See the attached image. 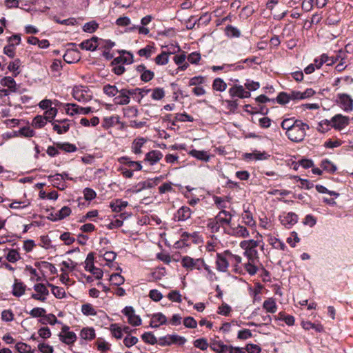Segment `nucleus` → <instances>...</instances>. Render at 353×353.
<instances>
[{
  "label": "nucleus",
  "mask_w": 353,
  "mask_h": 353,
  "mask_svg": "<svg viewBox=\"0 0 353 353\" xmlns=\"http://www.w3.org/2000/svg\"><path fill=\"white\" fill-rule=\"evenodd\" d=\"M309 128L310 127L307 123L300 121L288 132H285V134L292 141L301 142L304 139L306 130Z\"/></svg>",
  "instance_id": "obj_1"
},
{
  "label": "nucleus",
  "mask_w": 353,
  "mask_h": 353,
  "mask_svg": "<svg viewBox=\"0 0 353 353\" xmlns=\"http://www.w3.org/2000/svg\"><path fill=\"white\" fill-rule=\"evenodd\" d=\"M349 121L350 119L348 117L338 114L334 116L330 121L325 120V123L327 125H329L330 123H332V127L336 130H340L349 125Z\"/></svg>",
  "instance_id": "obj_2"
},
{
  "label": "nucleus",
  "mask_w": 353,
  "mask_h": 353,
  "mask_svg": "<svg viewBox=\"0 0 353 353\" xmlns=\"http://www.w3.org/2000/svg\"><path fill=\"white\" fill-rule=\"evenodd\" d=\"M337 103L345 112L353 110V99L347 94L340 93L337 94Z\"/></svg>",
  "instance_id": "obj_3"
},
{
  "label": "nucleus",
  "mask_w": 353,
  "mask_h": 353,
  "mask_svg": "<svg viewBox=\"0 0 353 353\" xmlns=\"http://www.w3.org/2000/svg\"><path fill=\"white\" fill-rule=\"evenodd\" d=\"M122 313L128 317V322L133 325L138 326L141 324V319L139 316L136 315L134 310L132 306H126Z\"/></svg>",
  "instance_id": "obj_4"
},
{
  "label": "nucleus",
  "mask_w": 353,
  "mask_h": 353,
  "mask_svg": "<svg viewBox=\"0 0 353 353\" xmlns=\"http://www.w3.org/2000/svg\"><path fill=\"white\" fill-rule=\"evenodd\" d=\"M281 223L287 228H290L298 221V216L294 212L283 213L279 216Z\"/></svg>",
  "instance_id": "obj_5"
},
{
  "label": "nucleus",
  "mask_w": 353,
  "mask_h": 353,
  "mask_svg": "<svg viewBox=\"0 0 353 353\" xmlns=\"http://www.w3.org/2000/svg\"><path fill=\"white\" fill-rule=\"evenodd\" d=\"M63 60L68 63H74L80 61L81 52L77 48H68L64 55L63 56Z\"/></svg>",
  "instance_id": "obj_6"
},
{
  "label": "nucleus",
  "mask_w": 353,
  "mask_h": 353,
  "mask_svg": "<svg viewBox=\"0 0 353 353\" xmlns=\"http://www.w3.org/2000/svg\"><path fill=\"white\" fill-rule=\"evenodd\" d=\"M229 94L232 97H238L241 99L248 98L251 96L249 91L245 90L242 85H234L229 90Z\"/></svg>",
  "instance_id": "obj_7"
},
{
  "label": "nucleus",
  "mask_w": 353,
  "mask_h": 353,
  "mask_svg": "<svg viewBox=\"0 0 353 353\" xmlns=\"http://www.w3.org/2000/svg\"><path fill=\"white\" fill-rule=\"evenodd\" d=\"M203 263V259H197L196 260L193 259L190 256H185L182 258L181 264L186 269L192 270L193 268H196L197 270H201V267L197 266V263Z\"/></svg>",
  "instance_id": "obj_8"
},
{
  "label": "nucleus",
  "mask_w": 353,
  "mask_h": 353,
  "mask_svg": "<svg viewBox=\"0 0 353 353\" xmlns=\"http://www.w3.org/2000/svg\"><path fill=\"white\" fill-rule=\"evenodd\" d=\"M226 256H228V255L224 254V252L221 254L218 253L216 254V269L219 272H226L228 271V268L229 266V262L228 259H226Z\"/></svg>",
  "instance_id": "obj_9"
},
{
  "label": "nucleus",
  "mask_w": 353,
  "mask_h": 353,
  "mask_svg": "<svg viewBox=\"0 0 353 353\" xmlns=\"http://www.w3.org/2000/svg\"><path fill=\"white\" fill-rule=\"evenodd\" d=\"M68 119L55 120L52 123L53 130L59 134L67 132L70 129V124Z\"/></svg>",
  "instance_id": "obj_10"
},
{
  "label": "nucleus",
  "mask_w": 353,
  "mask_h": 353,
  "mask_svg": "<svg viewBox=\"0 0 353 353\" xmlns=\"http://www.w3.org/2000/svg\"><path fill=\"white\" fill-rule=\"evenodd\" d=\"M191 214L192 211L190 208L182 206L177 210L176 213L174 214V219L176 221H186L190 218Z\"/></svg>",
  "instance_id": "obj_11"
},
{
  "label": "nucleus",
  "mask_w": 353,
  "mask_h": 353,
  "mask_svg": "<svg viewBox=\"0 0 353 353\" xmlns=\"http://www.w3.org/2000/svg\"><path fill=\"white\" fill-rule=\"evenodd\" d=\"M118 93L119 94L113 99L114 104L127 105L130 103V98L128 96L125 88L121 89Z\"/></svg>",
  "instance_id": "obj_12"
},
{
  "label": "nucleus",
  "mask_w": 353,
  "mask_h": 353,
  "mask_svg": "<svg viewBox=\"0 0 353 353\" xmlns=\"http://www.w3.org/2000/svg\"><path fill=\"white\" fill-rule=\"evenodd\" d=\"M0 83L2 86L7 87L10 92H17V84L13 77H5L1 79Z\"/></svg>",
  "instance_id": "obj_13"
},
{
  "label": "nucleus",
  "mask_w": 353,
  "mask_h": 353,
  "mask_svg": "<svg viewBox=\"0 0 353 353\" xmlns=\"http://www.w3.org/2000/svg\"><path fill=\"white\" fill-rule=\"evenodd\" d=\"M210 347L213 351L217 353L228 352L230 347V346L223 344V343L220 341L212 342Z\"/></svg>",
  "instance_id": "obj_14"
},
{
  "label": "nucleus",
  "mask_w": 353,
  "mask_h": 353,
  "mask_svg": "<svg viewBox=\"0 0 353 353\" xmlns=\"http://www.w3.org/2000/svg\"><path fill=\"white\" fill-rule=\"evenodd\" d=\"M162 157L163 154L160 151L152 150L146 154L145 160L149 161L151 165H153L159 161Z\"/></svg>",
  "instance_id": "obj_15"
},
{
  "label": "nucleus",
  "mask_w": 353,
  "mask_h": 353,
  "mask_svg": "<svg viewBox=\"0 0 353 353\" xmlns=\"http://www.w3.org/2000/svg\"><path fill=\"white\" fill-rule=\"evenodd\" d=\"M116 124H120L119 117L117 115L105 117L103 120L102 126L105 129H108Z\"/></svg>",
  "instance_id": "obj_16"
},
{
  "label": "nucleus",
  "mask_w": 353,
  "mask_h": 353,
  "mask_svg": "<svg viewBox=\"0 0 353 353\" xmlns=\"http://www.w3.org/2000/svg\"><path fill=\"white\" fill-rule=\"evenodd\" d=\"M73 97L80 102L88 101L90 99V97L87 94H84L83 90L81 88H75L72 93Z\"/></svg>",
  "instance_id": "obj_17"
},
{
  "label": "nucleus",
  "mask_w": 353,
  "mask_h": 353,
  "mask_svg": "<svg viewBox=\"0 0 353 353\" xmlns=\"http://www.w3.org/2000/svg\"><path fill=\"white\" fill-rule=\"evenodd\" d=\"M189 154L199 160H201L205 162H208L210 159V156L205 151H200L193 149L190 151Z\"/></svg>",
  "instance_id": "obj_18"
},
{
  "label": "nucleus",
  "mask_w": 353,
  "mask_h": 353,
  "mask_svg": "<svg viewBox=\"0 0 353 353\" xmlns=\"http://www.w3.org/2000/svg\"><path fill=\"white\" fill-rule=\"evenodd\" d=\"M57 148L66 152H74L77 150V148L75 145L70 143L68 142L65 143H56Z\"/></svg>",
  "instance_id": "obj_19"
},
{
  "label": "nucleus",
  "mask_w": 353,
  "mask_h": 353,
  "mask_svg": "<svg viewBox=\"0 0 353 353\" xmlns=\"http://www.w3.org/2000/svg\"><path fill=\"white\" fill-rule=\"evenodd\" d=\"M26 288V285H24L22 282H18L17 280H15V283L13 285V295L17 297L21 296L24 294Z\"/></svg>",
  "instance_id": "obj_20"
},
{
  "label": "nucleus",
  "mask_w": 353,
  "mask_h": 353,
  "mask_svg": "<svg viewBox=\"0 0 353 353\" xmlns=\"http://www.w3.org/2000/svg\"><path fill=\"white\" fill-rule=\"evenodd\" d=\"M128 204V203L127 201H123L117 199L115 202L110 203V207L113 212H120L127 207Z\"/></svg>",
  "instance_id": "obj_21"
},
{
  "label": "nucleus",
  "mask_w": 353,
  "mask_h": 353,
  "mask_svg": "<svg viewBox=\"0 0 353 353\" xmlns=\"http://www.w3.org/2000/svg\"><path fill=\"white\" fill-rule=\"evenodd\" d=\"M60 340L68 345H70L71 343H73L76 339L77 336L74 332H68L65 334H62L61 333L59 335Z\"/></svg>",
  "instance_id": "obj_22"
},
{
  "label": "nucleus",
  "mask_w": 353,
  "mask_h": 353,
  "mask_svg": "<svg viewBox=\"0 0 353 353\" xmlns=\"http://www.w3.org/2000/svg\"><path fill=\"white\" fill-rule=\"evenodd\" d=\"M39 323L46 325L48 323L50 325H54L56 323H61V321L57 320V317L53 314H46L42 319L39 320Z\"/></svg>",
  "instance_id": "obj_23"
},
{
  "label": "nucleus",
  "mask_w": 353,
  "mask_h": 353,
  "mask_svg": "<svg viewBox=\"0 0 353 353\" xmlns=\"http://www.w3.org/2000/svg\"><path fill=\"white\" fill-rule=\"evenodd\" d=\"M174 53H175L174 50L172 52H162L160 54L157 56V57L155 58V63L157 65H161L167 64L169 61V59H168L169 54H174Z\"/></svg>",
  "instance_id": "obj_24"
},
{
  "label": "nucleus",
  "mask_w": 353,
  "mask_h": 353,
  "mask_svg": "<svg viewBox=\"0 0 353 353\" xmlns=\"http://www.w3.org/2000/svg\"><path fill=\"white\" fill-rule=\"evenodd\" d=\"M48 285L51 288L52 293L56 298L63 299L65 296V292L63 288L55 286L50 283H48Z\"/></svg>",
  "instance_id": "obj_25"
},
{
  "label": "nucleus",
  "mask_w": 353,
  "mask_h": 353,
  "mask_svg": "<svg viewBox=\"0 0 353 353\" xmlns=\"http://www.w3.org/2000/svg\"><path fill=\"white\" fill-rule=\"evenodd\" d=\"M301 325L303 329L309 330L310 329L315 330L317 332H321L323 331V327L321 324H314L310 321H302Z\"/></svg>",
  "instance_id": "obj_26"
},
{
  "label": "nucleus",
  "mask_w": 353,
  "mask_h": 353,
  "mask_svg": "<svg viewBox=\"0 0 353 353\" xmlns=\"http://www.w3.org/2000/svg\"><path fill=\"white\" fill-rule=\"evenodd\" d=\"M203 19H205V21L204 22H207V21H210V18L208 17V16L207 14L201 16L197 20H194V17L191 16L188 19V20L186 21V28H187V29H189V30L192 29L194 27V26L196 24L197 22L199 23Z\"/></svg>",
  "instance_id": "obj_27"
},
{
  "label": "nucleus",
  "mask_w": 353,
  "mask_h": 353,
  "mask_svg": "<svg viewBox=\"0 0 353 353\" xmlns=\"http://www.w3.org/2000/svg\"><path fill=\"white\" fill-rule=\"evenodd\" d=\"M301 120L294 119V118L285 119L281 122V128L288 132L293 126H294Z\"/></svg>",
  "instance_id": "obj_28"
},
{
  "label": "nucleus",
  "mask_w": 353,
  "mask_h": 353,
  "mask_svg": "<svg viewBox=\"0 0 353 353\" xmlns=\"http://www.w3.org/2000/svg\"><path fill=\"white\" fill-rule=\"evenodd\" d=\"M21 65V61L19 59H16L14 61L10 62L8 66V69L13 72V77H16L19 73V70Z\"/></svg>",
  "instance_id": "obj_29"
},
{
  "label": "nucleus",
  "mask_w": 353,
  "mask_h": 353,
  "mask_svg": "<svg viewBox=\"0 0 353 353\" xmlns=\"http://www.w3.org/2000/svg\"><path fill=\"white\" fill-rule=\"evenodd\" d=\"M146 139L144 138H138L136 139L132 145V150L135 154H141V147L143 145V144L145 143Z\"/></svg>",
  "instance_id": "obj_30"
},
{
  "label": "nucleus",
  "mask_w": 353,
  "mask_h": 353,
  "mask_svg": "<svg viewBox=\"0 0 353 353\" xmlns=\"http://www.w3.org/2000/svg\"><path fill=\"white\" fill-rule=\"evenodd\" d=\"M230 234H233L239 237L245 238L249 236V232L246 228L241 225H239L236 228H233L232 233H230Z\"/></svg>",
  "instance_id": "obj_31"
},
{
  "label": "nucleus",
  "mask_w": 353,
  "mask_h": 353,
  "mask_svg": "<svg viewBox=\"0 0 353 353\" xmlns=\"http://www.w3.org/2000/svg\"><path fill=\"white\" fill-rule=\"evenodd\" d=\"M214 219H216V221H217V223L220 225V227H222L223 228V230H224L225 233L230 234V232H228L226 230V229L224 227L225 225H230L232 220L230 218L223 217V216H221L220 214H218L214 217Z\"/></svg>",
  "instance_id": "obj_32"
},
{
  "label": "nucleus",
  "mask_w": 353,
  "mask_h": 353,
  "mask_svg": "<svg viewBox=\"0 0 353 353\" xmlns=\"http://www.w3.org/2000/svg\"><path fill=\"white\" fill-rule=\"evenodd\" d=\"M263 307L267 312L275 313L276 311V305L274 299H268L263 302Z\"/></svg>",
  "instance_id": "obj_33"
},
{
  "label": "nucleus",
  "mask_w": 353,
  "mask_h": 353,
  "mask_svg": "<svg viewBox=\"0 0 353 353\" xmlns=\"http://www.w3.org/2000/svg\"><path fill=\"white\" fill-rule=\"evenodd\" d=\"M212 88L214 90L223 92L226 90L227 84L221 78H216L212 83Z\"/></svg>",
  "instance_id": "obj_34"
},
{
  "label": "nucleus",
  "mask_w": 353,
  "mask_h": 353,
  "mask_svg": "<svg viewBox=\"0 0 353 353\" xmlns=\"http://www.w3.org/2000/svg\"><path fill=\"white\" fill-rule=\"evenodd\" d=\"M80 334L83 339L92 340L95 337V331L92 327L83 328Z\"/></svg>",
  "instance_id": "obj_35"
},
{
  "label": "nucleus",
  "mask_w": 353,
  "mask_h": 353,
  "mask_svg": "<svg viewBox=\"0 0 353 353\" xmlns=\"http://www.w3.org/2000/svg\"><path fill=\"white\" fill-rule=\"evenodd\" d=\"M321 167L325 171L330 173H334L336 170V167L328 159H324L321 161Z\"/></svg>",
  "instance_id": "obj_36"
},
{
  "label": "nucleus",
  "mask_w": 353,
  "mask_h": 353,
  "mask_svg": "<svg viewBox=\"0 0 353 353\" xmlns=\"http://www.w3.org/2000/svg\"><path fill=\"white\" fill-rule=\"evenodd\" d=\"M103 92L107 94L108 97H114L118 94L119 90L115 85H112L110 84H107L103 86Z\"/></svg>",
  "instance_id": "obj_37"
},
{
  "label": "nucleus",
  "mask_w": 353,
  "mask_h": 353,
  "mask_svg": "<svg viewBox=\"0 0 353 353\" xmlns=\"http://www.w3.org/2000/svg\"><path fill=\"white\" fill-rule=\"evenodd\" d=\"M141 339L145 343L151 345H154L158 342L157 339L152 332H145L141 335Z\"/></svg>",
  "instance_id": "obj_38"
},
{
  "label": "nucleus",
  "mask_w": 353,
  "mask_h": 353,
  "mask_svg": "<svg viewBox=\"0 0 353 353\" xmlns=\"http://www.w3.org/2000/svg\"><path fill=\"white\" fill-rule=\"evenodd\" d=\"M99 28V24L95 21H91L84 24L83 30L85 32L93 33Z\"/></svg>",
  "instance_id": "obj_39"
},
{
  "label": "nucleus",
  "mask_w": 353,
  "mask_h": 353,
  "mask_svg": "<svg viewBox=\"0 0 353 353\" xmlns=\"http://www.w3.org/2000/svg\"><path fill=\"white\" fill-rule=\"evenodd\" d=\"M46 121H47L44 117L37 115L33 119L32 125L36 128H41L46 125Z\"/></svg>",
  "instance_id": "obj_40"
},
{
  "label": "nucleus",
  "mask_w": 353,
  "mask_h": 353,
  "mask_svg": "<svg viewBox=\"0 0 353 353\" xmlns=\"http://www.w3.org/2000/svg\"><path fill=\"white\" fill-rule=\"evenodd\" d=\"M81 312L84 315L86 316L97 315V312L90 303L83 304L81 307Z\"/></svg>",
  "instance_id": "obj_41"
},
{
  "label": "nucleus",
  "mask_w": 353,
  "mask_h": 353,
  "mask_svg": "<svg viewBox=\"0 0 353 353\" xmlns=\"http://www.w3.org/2000/svg\"><path fill=\"white\" fill-rule=\"evenodd\" d=\"M225 34L230 37H239L241 32L236 28L231 25H228L225 28Z\"/></svg>",
  "instance_id": "obj_42"
},
{
  "label": "nucleus",
  "mask_w": 353,
  "mask_h": 353,
  "mask_svg": "<svg viewBox=\"0 0 353 353\" xmlns=\"http://www.w3.org/2000/svg\"><path fill=\"white\" fill-rule=\"evenodd\" d=\"M79 47L82 50L94 51L97 48V45L92 43V41H91L90 39H87L81 42L79 44Z\"/></svg>",
  "instance_id": "obj_43"
},
{
  "label": "nucleus",
  "mask_w": 353,
  "mask_h": 353,
  "mask_svg": "<svg viewBox=\"0 0 353 353\" xmlns=\"http://www.w3.org/2000/svg\"><path fill=\"white\" fill-rule=\"evenodd\" d=\"M207 227L212 233L219 232L221 228L214 218L209 219Z\"/></svg>",
  "instance_id": "obj_44"
},
{
  "label": "nucleus",
  "mask_w": 353,
  "mask_h": 353,
  "mask_svg": "<svg viewBox=\"0 0 353 353\" xmlns=\"http://www.w3.org/2000/svg\"><path fill=\"white\" fill-rule=\"evenodd\" d=\"M112 334L117 339H120L123 336L122 328L117 324H112L110 325Z\"/></svg>",
  "instance_id": "obj_45"
},
{
  "label": "nucleus",
  "mask_w": 353,
  "mask_h": 353,
  "mask_svg": "<svg viewBox=\"0 0 353 353\" xmlns=\"http://www.w3.org/2000/svg\"><path fill=\"white\" fill-rule=\"evenodd\" d=\"M16 350L19 353H30L31 352V347L24 343L19 342L15 345Z\"/></svg>",
  "instance_id": "obj_46"
},
{
  "label": "nucleus",
  "mask_w": 353,
  "mask_h": 353,
  "mask_svg": "<svg viewBox=\"0 0 353 353\" xmlns=\"http://www.w3.org/2000/svg\"><path fill=\"white\" fill-rule=\"evenodd\" d=\"M151 97L154 100H161L165 97V91L161 88H156L152 90Z\"/></svg>",
  "instance_id": "obj_47"
},
{
  "label": "nucleus",
  "mask_w": 353,
  "mask_h": 353,
  "mask_svg": "<svg viewBox=\"0 0 353 353\" xmlns=\"http://www.w3.org/2000/svg\"><path fill=\"white\" fill-rule=\"evenodd\" d=\"M34 290L41 296L46 297L49 294V291L43 283H38L34 285Z\"/></svg>",
  "instance_id": "obj_48"
},
{
  "label": "nucleus",
  "mask_w": 353,
  "mask_h": 353,
  "mask_svg": "<svg viewBox=\"0 0 353 353\" xmlns=\"http://www.w3.org/2000/svg\"><path fill=\"white\" fill-rule=\"evenodd\" d=\"M168 298L173 302L181 303L182 301L181 295L178 290L170 291L168 294Z\"/></svg>",
  "instance_id": "obj_49"
},
{
  "label": "nucleus",
  "mask_w": 353,
  "mask_h": 353,
  "mask_svg": "<svg viewBox=\"0 0 353 353\" xmlns=\"http://www.w3.org/2000/svg\"><path fill=\"white\" fill-rule=\"evenodd\" d=\"M3 53L10 58L15 56V48L14 43H8L3 48Z\"/></svg>",
  "instance_id": "obj_50"
},
{
  "label": "nucleus",
  "mask_w": 353,
  "mask_h": 353,
  "mask_svg": "<svg viewBox=\"0 0 353 353\" xmlns=\"http://www.w3.org/2000/svg\"><path fill=\"white\" fill-rule=\"evenodd\" d=\"M276 100L279 104L284 105L290 101V94H287L286 92H281L279 94Z\"/></svg>",
  "instance_id": "obj_51"
},
{
  "label": "nucleus",
  "mask_w": 353,
  "mask_h": 353,
  "mask_svg": "<svg viewBox=\"0 0 353 353\" xmlns=\"http://www.w3.org/2000/svg\"><path fill=\"white\" fill-rule=\"evenodd\" d=\"M19 259V254L16 250H10L6 256V259L11 263H15Z\"/></svg>",
  "instance_id": "obj_52"
},
{
  "label": "nucleus",
  "mask_w": 353,
  "mask_h": 353,
  "mask_svg": "<svg viewBox=\"0 0 353 353\" xmlns=\"http://www.w3.org/2000/svg\"><path fill=\"white\" fill-rule=\"evenodd\" d=\"M269 242L276 249L279 248L281 250H284L286 248L284 243L275 237L271 236L269 239Z\"/></svg>",
  "instance_id": "obj_53"
},
{
  "label": "nucleus",
  "mask_w": 353,
  "mask_h": 353,
  "mask_svg": "<svg viewBox=\"0 0 353 353\" xmlns=\"http://www.w3.org/2000/svg\"><path fill=\"white\" fill-rule=\"evenodd\" d=\"M170 336V344L183 345L186 342V339L176 334H171Z\"/></svg>",
  "instance_id": "obj_54"
},
{
  "label": "nucleus",
  "mask_w": 353,
  "mask_h": 353,
  "mask_svg": "<svg viewBox=\"0 0 353 353\" xmlns=\"http://www.w3.org/2000/svg\"><path fill=\"white\" fill-rule=\"evenodd\" d=\"M110 280L112 282V283L115 285L119 286L120 285L124 283V278L118 273L112 274L110 276Z\"/></svg>",
  "instance_id": "obj_55"
},
{
  "label": "nucleus",
  "mask_w": 353,
  "mask_h": 353,
  "mask_svg": "<svg viewBox=\"0 0 353 353\" xmlns=\"http://www.w3.org/2000/svg\"><path fill=\"white\" fill-rule=\"evenodd\" d=\"M94 256L93 252H90L85 259V269L88 271L89 269H92V268H95L94 265Z\"/></svg>",
  "instance_id": "obj_56"
},
{
  "label": "nucleus",
  "mask_w": 353,
  "mask_h": 353,
  "mask_svg": "<svg viewBox=\"0 0 353 353\" xmlns=\"http://www.w3.org/2000/svg\"><path fill=\"white\" fill-rule=\"evenodd\" d=\"M46 313V310L42 307H34L29 312V314L32 317H34V318L43 317L45 316Z\"/></svg>",
  "instance_id": "obj_57"
},
{
  "label": "nucleus",
  "mask_w": 353,
  "mask_h": 353,
  "mask_svg": "<svg viewBox=\"0 0 353 353\" xmlns=\"http://www.w3.org/2000/svg\"><path fill=\"white\" fill-rule=\"evenodd\" d=\"M154 73L152 71L146 69L141 74L140 79L143 82H148L150 80H152L154 78Z\"/></svg>",
  "instance_id": "obj_58"
},
{
  "label": "nucleus",
  "mask_w": 353,
  "mask_h": 353,
  "mask_svg": "<svg viewBox=\"0 0 353 353\" xmlns=\"http://www.w3.org/2000/svg\"><path fill=\"white\" fill-rule=\"evenodd\" d=\"M96 344L99 351L105 352L110 350V345L101 339L97 340Z\"/></svg>",
  "instance_id": "obj_59"
},
{
  "label": "nucleus",
  "mask_w": 353,
  "mask_h": 353,
  "mask_svg": "<svg viewBox=\"0 0 353 353\" xmlns=\"http://www.w3.org/2000/svg\"><path fill=\"white\" fill-rule=\"evenodd\" d=\"M57 109L55 108H50L45 112V116L46 121H51L57 114Z\"/></svg>",
  "instance_id": "obj_60"
},
{
  "label": "nucleus",
  "mask_w": 353,
  "mask_h": 353,
  "mask_svg": "<svg viewBox=\"0 0 353 353\" xmlns=\"http://www.w3.org/2000/svg\"><path fill=\"white\" fill-rule=\"evenodd\" d=\"M60 239L68 245L72 244L75 241V239L70 236V232L63 233L60 236Z\"/></svg>",
  "instance_id": "obj_61"
},
{
  "label": "nucleus",
  "mask_w": 353,
  "mask_h": 353,
  "mask_svg": "<svg viewBox=\"0 0 353 353\" xmlns=\"http://www.w3.org/2000/svg\"><path fill=\"white\" fill-rule=\"evenodd\" d=\"M138 342V339L136 336H132L128 334L123 339V343L124 345L128 347H130L132 345H135Z\"/></svg>",
  "instance_id": "obj_62"
},
{
  "label": "nucleus",
  "mask_w": 353,
  "mask_h": 353,
  "mask_svg": "<svg viewBox=\"0 0 353 353\" xmlns=\"http://www.w3.org/2000/svg\"><path fill=\"white\" fill-rule=\"evenodd\" d=\"M71 209L68 206L63 207L58 212V218L59 220L63 219L71 214Z\"/></svg>",
  "instance_id": "obj_63"
},
{
  "label": "nucleus",
  "mask_w": 353,
  "mask_h": 353,
  "mask_svg": "<svg viewBox=\"0 0 353 353\" xmlns=\"http://www.w3.org/2000/svg\"><path fill=\"white\" fill-rule=\"evenodd\" d=\"M194 345L196 347L201 349V350H205L208 347V343L205 339H199L194 342Z\"/></svg>",
  "instance_id": "obj_64"
}]
</instances>
